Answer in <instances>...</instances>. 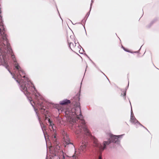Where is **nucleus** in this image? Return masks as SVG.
<instances>
[{"label": "nucleus", "mask_w": 159, "mask_h": 159, "mask_svg": "<svg viewBox=\"0 0 159 159\" xmlns=\"http://www.w3.org/2000/svg\"><path fill=\"white\" fill-rule=\"evenodd\" d=\"M80 95L77 94L75 97L76 101L75 105L76 106L75 107L72 108H67L65 111V116L67 118L68 121L70 122H75L74 118L75 117L77 119L80 120L79 122L80 124L78 125V130L76 131V133L79 134V133H84L88 136L91 135V134L89 130L88 129L85 125L84 120L83 119V117L81 111L80 104L79 102L80 100Z\"/></svg>", "instance_id": "nucleus-1"}, {"label": "nucleus", "mask_w": 159, "mask_h": 159, "mask_svg": "<svg viewBox=\"0 0 159 159\" xmlns=\"http://www.w3.org/2000/svg\"><path fill=\"white\" fill-rule=\"evenodd\" d=\"M20 89L27 96L33 92L37 100V102L34 103V104L36 103L37 106L39 109L45 110L46 108L45 105L47 103V102L45 101L42 100L41 99L40 100L39 99V98H41V96L39 93L37 92L35 88L32 84L28 82H24L23 84L20 86Z\"/></svg>", "instance_id": "nucleus-2"}, {"label": "nucleus", "mask_w": 159, "mask_h": 159, "mask_svg": "<svg viewBox=\"0 0 159 159\" xmlns=\"http://www.w3.org/2000/svg\"><path fill=\"white\" fill-rule=\"evenodd\" d=\"M120 136V135H111L108 141L104 142V147H103L102 145L98 143L97 139L94 138L93 139L94 146L99 148L100 151H102L104 149L107 145H108L112 142L116 143L117 142L118 140V138Z\"/></svg>", "instance_id": "nucleus-3"}, {"label": "nucleus", "mask_w": 159, "mask_h": 159, "mask_svg": "<svg viewBox=\"0 0 159 159\" xmlns=\"http://www.w3.org/2000/svg\"><path fill=\"white\" fill-rule=\"evenodd\" d=\"M56 136L54 135L52 138L53 141H54L53 143L54 145L52 146H51L52 149H54V153L55 156H57L59 157V159H65V154L63 151L60 148V146L57 144Z\"/></svg>", "instance_id": "nucleus-4"}, {"label": "nucleus", "mask_w": 159, "mask_h": 159, "mask_svg": "<svg viewBox=\"0 0 159 159\" xmlns=\"http://www.w3.org/2000/svg\"><path fill=\"white\" fill-rule=\"evenodd\" d=\"M14 63L15 67L18 70L19 74V75H18V78L20 79H21V81L20 82L18 80H17V82L19 83H20V82H23V81H24V83L25 82L24 80L22 79V78H25V73L16 61H15Z\"/></svg>", "instance_id": "nucleus-5"}, {"label": "nucleus", "mask_w": 159, "mask_h": 159, "mask_svg": "<svg viewBox=\"0 0 159 159\" xmlns=\"http://www.w3.org/2000/svg\"><path fill=\"white\" fill-rule=\"evenodd\" d=\"M86 144L82 143L79 149L80 151L79 153L81 154L84 152L86 151Z\"/></svg>", "instance_id": "nucleus-6"}, {"label": "nucleus", "mask_w": 159, "mask_h": 159, "mask_svg": "<svg viewBox=\"0 0 159 159\" xmlns=\"http://www.w3.org/2000/svg\"><path fill=\"white\" fill-rule=\"evenodd\" d=\"M63 139L65 142L67 144H70L72 145V144L70 142V139L68 135L66 134L64 136Z\"/></svg>", "instance_id": "nucleus-7"}, {"label": "nucleus", "mask_w": 159, "mask_h": 159, "mask_svg": "<svg viewBox=\"0 0 159 159\" xmlns=\"http://www.w3.org/2000/svg\"><path fill=\"white\" fill-rule=\"evenodd\" d=\"M1 64L4 66H5L6 68H7L8 66V63L7 60H0Z\"/></svg>", "instance_id": "nucleus-8"}, {"label": "nucleus", "mask_w": 159, "mask_h": 159, "mask_svg": "<svg viewBox=\"0 0 159 159\" xmlns=\"http://www.w3.org/2000/svg\"><path fill=\"white\" fill-rule=\"evenodd\" d=\"M70 101L69 100H63L60 102V104L62 105H65L70 103Z\"/></svg>", "instance_id": "nucleus-9"}, {"label": "nucleus", "mask_w": 159, "mask_h": 159, "mask_svg": "<svg viewBox=\"0 0 159 159\" xmlns=\"http://www.w3.org/2000/svg\"><path fill=\"white\" fill-rule=\"evenodd\" d=\"M79 154L76 152H75L74 155H73L72 157V159H78V158H79Z\"/></svg>", "instance_id": "nucleus-10"}, {"label": "nucleus", "mask_w": 159, "mask_h": 159, "mask_svg": "<svg viewBox=\"0 0 159 159\" xmlns=\"http://www.w3.org/2000/svg\"><path fill=\"white\" fill-rule=\"evenodd\" d=\"M49 122L50 123L49 127L51 129V128L53 130H54V129L53 128V125H54V124L52 123V122L50 121L49 119H48Z\"/></svg>", "instance_id": "nucleus-11"}, {"label": "nucleus", "mask_w": 159, "mask_h": 159, "mask_svg": "<svg viewBox=\"0 0 159 159\" xmlns=\"http://www.w3.org/2000/svg\"><path fill=\"white\" fill-rule=\"evenodd\" d=\"M130 121L132 123H135L136 121V119L134 116H131L130 118Z\"/></svg>", "instance_id": "nucleus-12"}, {"label": "nucleus", "mask_w": 159, "mask_h": 159, "mask_svg": "<svg viewBox=\"0 0 159 159\" xmlns=\"http://www.w3.org/2000/svg\"><path fill=\"white\" fill-rule=\"evenodd\" d=\"M87 19V18H85V17H84V18L82 20L81 22L82 23H85Z\"/></svg>", "instance_id": "nucleus-13"}, {"label": "nucleus", "mask_w": 159, "mask_h": 159, "mask_svg": "<svg viewBox=\"0 0 159 159\" xmlns=\"http://www.w3.org/2000/svg\"><path fill=\"white\" fill-rule=\"evenodd\" d=\"M68 43H69V47H70V48L71 50H72V49H71V47H70V45H71V44H72V45H73V46H74V44H73V43H71V42H69V41H68Z\"/></svg>", "instance_id": "nucleus-14"}, {"label": "nucleus", "mask_w": 159, "mask_h": 159, "mask_svg": "<svg viewBox=\"0 0 159 159\" xmlns=\"http://www.w3.org/2000/svg\"><path fill=\"white\" fill-rule=\"evenodd\" d=\"M90 10H89V11L86 14V16H85V18H87L88 17V16H89V14H90Z\"/></svg>", "instance_id": "nucleus-15"}, {"label": "nucleus", "mask_w": 159, "mask_h": 159, "mask_svg": "<svg viewBox=\"0 0 159 159\" xmlns=\"http://www.w3.org/2000/svg\"><path fill=\"white\" fill-rule=\"evenodd\" d=\"M121 95H123V96H125L126 95V91L124 90L123 93H121Z\"/></svg>", "instance_id": "nucleus-16"}, {"label": "nucleus", "mask_w": 159, "mask_h": 159, "mask_svg": "<svg viewBox=\"0 0 159 159\" xmlns=\"http://www.w3.org/2000/svg\"><path fill=\"white\" fill-rule=\"evenodd\" d=\"M122 47L123 48V49L124 50H125V51H126V52H130L129 50H128L127 49H126L125 48L123 47V46H122Z\"/></svg>", "instance_id": "nucleus-17"}, {"label": "nucleus", "mask_w": 159, "mask_h": 159, "mask_svg": "<svg viewBox=\"0 0 159 159\" xmlns=\"http://www.w3.org/2000/svg\"><path fill=\"white\" fill-rule=\"evenodd\" d=\"M91 3L90 4V11H91V9L92 8V3L93 2V0H92L91 1Z\"/></svg>", "instance_id": "nucleus-18"}, {"label": "nucleus", "mask_w": 159, "mask_h": 159, "mask_svg": "<svg viewBox=\"0 0 159 159\" xmlns=\"http://www.w3.org/2000/svg\"><path fill=\"white\" fill-rule=\"evenodd\" d=\"M155 21V20H154L152 21L151 22V23H150L151 25L149 26V27L151 26V25H152V24L154 23V22Z\"/></svg>", "instance_id": "nucleus-19"}, {"label": "nucleus", "mask_w": 159, "mask_h": 159, "mask_svg": "<svg viewBox=\"0 0 159 159\" xmlns=\"http://www.w3.org/2000/svg\"><path fill=\"white\" fill-rule=\"evenodd\" d=\"M130 52L131 53H139V51H135V52Z\"/></svg>", "instance_id": "nucleus-20"}, {"label": "nucleus", "mask_w": 159, "mask_h": 159, "mask_svg": "<svg viewBox=\"0 0 159 159\" xmlns=\"http://www.w3.org/2000/svg\"><path fill=\"white\" fill-rule=\"evenodd\" d=\"M98 159H102V155H101V154H100V155Z\"/></svg>", "instance_id": "nucleus-21"}, {"label": "nucleus", "mask_w": 159, "mask_h": 159, "mask_svg": "<svg viewBox=\"0 0 159 159\" xmlns=\"http://www.w3.org/2000/svg\"><path fill=\"white\" fill-rule=\"evenodd\" d=\"M75 99L74 98L73 99V102H75Z\"/></svg>", "instance_id": "nucleus-22"}, {"label": "nucleus", "mask_w": 159, "mask_h": 159, "mask_svg": "<svg viewBox=\"0 0 159 159\" xmlns=\"http://www.w3.org/2000/svg\"><path fill=\"white\" fill-rule=\"evenodd\" d=\"M81 50H80V51H79V52H80V53H82V52H81Z\"/></svg>", "instance_id": "nucleus-23"}, {"label": "nucleus", "mask_w": 159, "mask_h": 159, "mask_svg": "<svg viewBox=\"0 0 159 159\" xmlns=\"http://www.w3.org/2000/svg\"><path fill=\"white\" fill-rule=\"evenodd\" d=\"M80 48H82V47H81V46H80H80L78 47V48H80Z\"/></svg>", "instance_id": "nucleus-24"}, {"label": "nucleus", "mask_w": 159, "mask_h": 159, "mask_svg": "<svg viewBox=\"0 0 159 159\" xmlns=\"http://www.w3.org/2000/svg\"><path fill=\"white\" fill-rule=\"evenodd\" d=\"M10 72L11 73V74L12 75V73H11L10 71Z\"/></svg>", "instance_id": "nucleus-25"}, {"label": "nucleus", "mask_w": 159, "mask_h": 159, "mask_svg": "<svg viewBox=\"0 0 159 159\" xmlns=\"http://www.w3.org/2000/svg\"><path fill=\"white\" fill-rule=\"evenodd\" d=\"M42 128L43 130V128L42 126Z\"/></svg>", "instance_id": "nucleus-26"}]
</instances>
